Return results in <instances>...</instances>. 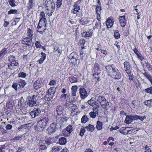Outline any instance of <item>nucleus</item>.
Masks as SVG:
<instances>
[{"instance_id": "cd10ccee", "label": "nucleus", "mask_w": 152, "mask_h": 152, "mask_svg": "<svg viewBox=\"0 0 152 152\" xmlns=\"http://www.w3.org/2000/svg\"><path fill=\"white\" fill-rule=\"evenodd\" d=\"M72 95L73 96H76V92L77 89V86H73L72 87Z\"/></svg>"}, {"instance_id": "1a4fd4ad", "label": "nucleus", "mask_w": 152, "mask_h": 152, "mask_svg": "<svg viewBox=\"0 0 152 152\" xmlns=\"http://www.w3.org/2000/svg\"><path fill=\"white\" fill-rule=\"evenodd\" d=\"M41 111L39 108H34L30 113V115L33 118L40 115Z\"/></svg>"}, {"instance_id": "7c9ffc66", "label": "nucleus", "mask_w": 152, "mask_h": 152, "mask_svg": "<svg viewBox=\"0 0 152 152\" xmlns=\"http://www.w3.org/2000/svg\"><path fill=\"white\" fill-rule=\"evenodd\" d=\"M131 116L132 115H130L126 116L125 121L126 123L127 124H129L133 121V118Z\"/></svg>"}, {"instance_id": "0eeeda50", "label": "nucleus", "mask_w": 152, "mask_h": 152, "mask_svg": "<svg viewBox=\"0 0 152 152\" xmlns=\"http://www.w3.org/2000/svg\"><path fill=\"white\" fill-rule=\"evenodd\" d=\"M56 125L54 123L50 124V126L47 128L46 132L49 134H51L55 132L56 130Z\"/></svg>"}, {"instance_id": "a19ab883", "label": "nucleus", "mask_w": 152, "mask_h": 152, "mask_svg": "<svg viewBox=\"0 0 152 152\" xmlns=\"http://www.w3.org/2000/svg\"><path fill=\"white\" fill-rule=\"evenodd\" d=\"M18 12V11L16 10L12 9L9 11L8 14L9 15L11 14H17Z\"/></svg>"}, {"instance_id": "4d7b16f0", "label": "nucleus", "mask_w": 152, "mask_h": 152, "mask_svg": "<svg viewBox=\"0 0 152 152\" xmlns=\"http://www.w3.org/2000/svg\"><path fill=\"white\" fill-rule=\"evenodd\" d=\"M18 86V83H14L12 85V87L16 91L17 90L18 88L17 87Z\"/></svg>"}, {"instance_id": "de8ad7c7", "label": "nucleus", "mask_w": 152, "mask_h": 152, "mask_svg": "<svg viewBox=\"0 0 152 152\" xmlns=\"http://www.w3.org/2000/svg\"><path fill=\"white\" fill-rule=\"evenodd\" d=\"M18 77H20L22 78H25L27 76V74L23 72H20L18 74Z\"/></svg>"}, {"instance_id": "4468645a", "label": "nucleus", "mask_w": 152, "mask_h": 152, "mask_svg": "<svg viewBox=\"0 0 152 152\" xmlns=\"http://www.w3.org/2000/svg\"><path fill=\"white\" fill-rule=\"evenodd\" d=\"M124 69L127 73L130 74V66L129 63L127 61H125L124 63Z\"/></svg>"}, {"instance_id": "6ab92c4d", "label": "nucleus", "mask_w": 152, "mask_h": 152, "mask_svg": "<svg viewBox=\"0 0 152 152\" xmlns=\"http://www.w3.org/2000/svg\"><path fill=\"white\" fill-rule=\"evenodd\" d=\"M119 19V22L121 23V26L124 27L126 25L125 17L124 16H120Z\"/></svg>"}, {"instance_id": "e2e57ef3", "label": "nucleus", "mask_w": 152, "mask_h": 152, "mask_svg": "<svg viewBox=\"0 0 152 152\" xmlns=\"http://www.w3.org/2000/svg\"><path fill=\"white\" fill-rule=\"evenodd\" d=\"M6 147V146L4 145H0V150H1V151H4V152H5L3 150Z\"/></svg>"}, {"instance_id": "13d9d810", "label": "nucleus", "mask_w": 152, "mask_h": 152, "mask_svg": "<svg viewBox=\"0 0 152 152\" xmlns=\"http://www.w3.org/2000/svg\"><path fill=\"white\" fill-rule=\"evenodd\" d=\"M34 0H29L28 3V5L30 8H31L33 6V2Z\"/></svg>"}, {"instance_id": "2eb2a0df", "label": "nucleus", "mask_w": 152, "mask_h": 152, "mask_svg": "<svg viewBox=\"0 0 152 152\" xmlns=\"http://www.w3.org/2000/svg\"><path fill=\"white\" fill-rule=\"evenodd\" d=\"M145 77L148 80L152 85V76L147 72L144 71L142 72Z\"/></svg>"}, {"instance_id": "69168bd1", "label": "nucleus", "mask_w": 152, "mask_h": 152, "mask_svg": "<svg viewBox=\"0 0 152 152\" xmlns=\"http://www.w3.org/2000/svg\"><path fill=\"white\" fill-rule=\"evenodd\" d=\"M119 128L118 126H116L115 127H113V126H112L110 129V130L111 131H113V130H116Z\"/></svg>"}, {"instance_id": "8fccbe9b", "label": "nucleus", "mask_w": 152, "mask_h": 152, "mask_svg": "<svg viewBox=\"0 0 152 152\" xmlns=\"http://www.w3.org/2000/svg\"><path fill=\"white\" fill-rule=\"evenodd\" d=\"M41 42L39 41H37L35 42V46L37 48H40L41 47Z\"/></svg>"}, {"instance_id": "393cba45", "label": "nucleus", "mask_w": 152, "mask_h": 152, "mask_svg": "<svg viewBox=\"0 0 152 152\" xmlns=\"http://www.w3.org/2000/svg\"><path fill=\"white\" fill-rule=\"evenodd\" d=\"M18 86H19V88H23L25 86L26 84V83L23 80H19L18 83Z\"/></svg>"}, {"instance_id": "4c0bfd02", "label": "nucleus", "mask_w": 152, "mask_h": 152, "mask_svg": "<svg viewBox=\"0 0 152 152\" xmlns=\"http://www.w3.org/2000/svg\"><path fill=\"white\" fill-rule=\"evenodd\" d=\"M114 37L115 39H118L120 38V34L119 33V32L118 30H115L114 32Z\"/></svg>"}, {"instance_id": "9d476101", "label": "nucleus", "mask_w": 152, "mask_h": 152, "mask_svg": "<svg viewBox=\"0 0 152 152\" xmlns=\"http://www.w3.org/2000/svg\"><path fill=\"white\" fill-rule=\"evenodd\" d=\"M32 38L29 37H26L24 38L22 40V44L26 45L28 46H30L31 45L32 40Z\"/></svg>"}, {"instance_id": "bf43d9fd", "label": "nucleus", "mask_w": 152, "mask_h": 152, "mask_svg": "<svg viewBox=\"0 0 152 152\" xmlns=\"http://www.w3.org/2000/svg\"><path fill=\"white\" fill-rule=\"evenodd\" d=\"M125 129L124 128H123L122 129H120L119 131L121 133L123 134H126V133L124 132V131H125Z\"/></svg>"}, {"instance_id": "f03ea898", "label": "nucleus", "mask_w": 152, "mask_h": 152, "mask_svg": "<svg viewBox=\"0 0 152 152\" xmlns=\"http://www.w3.org/2000/svg\"><path fill=\"white\" fill-rule=\"evenodd\" d=\"M50 120L49 118L48 117L43 118L37 122L35 129L37 131H42L45 128Z\"/></svg>"}, {"instance_id": "39448f33", "label": "nucleus", "mask_w": 152, "mask_h": 152, "mask_svg": "<svg viewBox=\"0 0 152 152\" xmlns=\"http://www.w3.org/2000/svg\"><path fill=\"white\" fill-rule=\"evenodd\" d=\"M69 59V61L72 65H75L77 64V61L78 58V55L75 52H72L71 53L68 57Z\"/></svg>"}, {"instance_id": "4be33fe9", "label": "nucleus", "mask_w": 152, "mask_h": 152, "mask_svg": "<svg viewBox=\"0 0 152 152\" xmlns=\"http://www.w3.org/2000/svg\"><path fill=\"white\" fill-rule=\"evenodd\" d=\"M63 107L62 106H58L56 108V111L58 115H61L63 113Z\"/></svg>"}, {"instance_id": "a18cd8bd", "label": "nucleus", "mask_w": 152, "mask_h": 152, "mask_svg": "<svg viewBox=\"0 0 152 152\" xmlns=\"http://www.w3.org/2000/svg\"><path fill=\"white\" fill-rule=\"evenodd\" d=\"M102 10L101 7L100 6H97L96 9V14H99L101 13V11Z\"/></svg>"}, {"instance_id": "a878e982", "label": "nucleus", "mask_w": 152, "mask_h": 152, "mask_svg": "<svg viewBox=\"0 0 152 152\" xmlns=\"http://www.w3.org/2000/svg\"><path fill=\"white\" fill-rule=\"evenodd\" d=\"M106 23L107 28L112 27L113 24L112 20L109 18L107 20Z\"/></svg>"}, {"instance_id": "6e6552de", "label": "nucleus", "mask_w": 152, "mask_h": 152, "mask_svg": "<svg viewBox=\"0 0 152 152\" xmlns=\"http://www.w3.org/2000/svg\"><path fill=\"white\" fill-rule=\"evenodd\" d=\"M79 94L80 96L82 99H85L89 94L84 88H80L79 89Z\"/></svg>"}, {"instance_id": "680f3d73", "label": "nucleus", "mask_w": 152, "mask_h": 152, "mask_svg": "<svg viewBox=\"0 0 152 152\" xmlns=\"http://www.w3.org/2000/svg\"><path fill=\"white\" fill-rule=\"evenodd\" d=\"M56 81L52 80L50 81L49 84L50 86L54 85L56 84Z\"/></svg>"}, {"instance_id": "c85d7f7f", "label": "nucleus", "mask_w": 152, "mask_h": 152, "mask_svg": "<svg viewBox=\"0 0 152 152\" xmlns=\"http://www.w3.org/2000/svg\"><path fill=\"white\" fill-rule=\"evenodd\" d=\"M103 124L99 121H98L96 122V129L99 130L102 129V128Z\"/></svg>"}, {"instance_id": "864d4df0", "label": "nucleus", "mask_w": 152, "mask_h": 152, "mask_svg": "<svg viewBox=\"0 0 152 152\" xmlns=\"http://www.w3.org/2000/svg\"><path fill=\"white\" fill-rule=\"evenodd\" d=\"M54 10H47V12L48 16H51Z\"/></svg>"}, {"instance_id": "052dcab7", "label": "nucleus", "mask_w": 152, "mask_h": 152, "mask_svg": "<svg viewBox=\"0 0 152 152\" xmlns=\"http://www.w3.org/2000/svg\"><path fill=\"white\" fill-rule=\"evenodd\" d=\"M12 126L11 125L8 124L5 127V128L7 130H10L12 129Z\"/></svg>"}, {"instance_id": "e433bc0d", "label": "nucleus", "mask_w": 152, "mask_h": 152, "mask_svg": "<svg viewBox=\"0 0 152 152\" xmlns=\"http://www.w3.org/2000/svg\"><path fill=\"white\" fill-rule=\"evenodd\" d=\"M88 118L87 116L86 115H83L81 118V122L84 124L88 120Z\"/></svg>"}, {"instance_id": "ddd939ff", "label": "nucleus", "mask_w": 152, "mask_h": 152, "mask_svg": "<svg viewBox=\"0 0 152 152\" xmlns=\"http://www.w3.org/2000/svg\"><path fill=\"white\" fill-rule=\"evenodd\" d=\"M44 85V83L41 80H38L34 83L33 86L34 87L37 89L38 88L41 87Z\"/></svg>"}, {"instance_id": "603ef678", "label": "nucleus", "mask_w": 152, "mask_h": 152, "mask_svg": "<svg viewBox=\"0 0 152 152\" xmlns=\"http://www.w3.org/2000/svg\"><path fill=\"white\" fill-rule=\"evenodd\" d=\"M8 2H9V4L12 7H15L16 6L15 3V1L14 0H8Z\"/></svg>"}, {"instance_id": "5701e85b", "label": "nucleus", "mask_w": 152, "mask_h": 152, "mask_svg": "<svg viewBox=\"0 0 152 152\" xmlns=\"http://www.w3.org/2000/svg\"><path fill=\"white\" fill-rule=\"evenodd\" d=\"M46 22L47 20L45 18L41 17L39 21V24L46 27Z\"/></svg>"}, {"instance_id": "f3484780", "label": "nucleus", "mask_w": 152, "mask_h": 152, "mask_svg": "<svg viewBox=\"0 0 152 152\" xmlns=\"http://www.w3.org/2000/svg\"><path fill=\"white\" fill-rule=\"evenodd\" d=\"M8 68L11 70L16 69L18 68L19 65L13 64L12 63H10L7 64Z\"/></svg>"}, {"instance_id": "c756f323", "label": "nucleus", "mask_w": 152, "mask_h": 152, "mask_svg": "<svg viewBox=\"0 0 152 152\" xmlns=\"http://www.w3.org/2000/svg\"><path fill=\"white\" fill-rule=\"evenodd\" d=\"M85 127L87 131L91 132H93L95 129L94 126L90 124H88V126Z\"/></svg>"}, {"instance_id": "412c9836", "label": "nucleus", "mask_w": 152, "mask_h": 152, "mask_svg": "<svg viewBox=\"0 0 152 152\" xmlns=\"http://www.w3.org/2000/svg\"><path fill=\"white\" fill-rule=\"evenodd\" d=\"M133 51L134 53L137 55L139 58L140 59L141 61H142V60L144 59V58L142 56V55L137 50V49L136 48H134Z\"/></svg>"}, {"instance_id": "79ce46f5", "label": "nucleus", "mask_w": 152, "mask_h": 152, "mask_svg": "<svg viewBox=\"0 0 152 152\" xmlns=\"http://www.w3.org/2000/svg\"><path fill=\"white\" fill-rule=\"evenodd\" d=\"M21 137L22 136L21 135H18L14 138L11 139V141L14 142H16L17 141L19 140Z\"/></svg>"}, {"instance_id": "423d86ee", "label": "nucleus", "mask_w": 152, "mask_h": 152, "mask_svg": "<svg viewBox=\"0 0 152 152\" xmlns=\"http://www.w3.org/2000/svg\"><path fill=\"white\" fill-rule=\"evenodd\" d=\"M45 4L47 10H55V4L53 0H46L45 2Z\"/></svg>"}, {"instance_id": "3c124183", "label": "nucleus", "mask_w": 152, "mask_h": 152, "mask_svg": "<svg viewBox=\"0 0 152 152\" xmlns=\"http://www.w3.org/2000/svg\"><path fill=\"white\" fill-rule=\"evenodd\" d=\"M72 109V113L76 112V110L77 109V106L76 105H73L71 107Z\"/></svg>"}, {"instance_id": "bb28decb", "label": "nucleus", "mask_w": 152, "mask_h": 152, "mask_svg": "<svg viewBox=\"0 0 152 152\" xmlns=\"http://www.w3.org/2000/svg\"><path fill=\"white\" fill-rule=\"evenodd\" d=\"M80 9V7L78 6L77 4L75 3L73 6V10L74 11H73V13L77 14V13L78 12Z\"/></svg>"}, {"instance_id": "ea45409f", "label": "nucleus", "mask_w": 152, "mask_h": 152, "mask_svg": "<svg viewBox=\"0 0 152 152\" xmlns=\"http://www.w3.org/2000/svg\"><path fill=\"white\" fill-rule=\"evenodd\" d=\"M144 91L146 93L152 94V87H150L145 89Z\"/></svg>"}, {"instance_id": "b1692460", "label": "nucleus", "mask_w": 152, "mask_h": 152, "mask_svg": "<svg viewBox=\"0 0 152 152\" xmlns=\"http://www.w3.org/2000/svg\"><path fill=\"white\" fill-rule=\"evenodd\" d=\"M93 32L91 31H85L82 33V36L84 37H91L93 34Z\"/></svg>"}, {"instance_id": "f257e3e1", "label": "nucleus", "mask_w": 152, "mask_h": 152, "mask_svg": "<svg viewBox=\"0 0 152 152\" xmlns=\"http://www.w3.org/2000/svg\"><path fill=\"white\" fill-rule=\"evenodd\" d=\"M108 75L115 79H119L121 77V75L118 69L113 68L111 66L107 65L105 66Z\"/></svg>"}, {"instance_id": "774afa93", "label": "nucleus", "mask_w": 152, "mask_h": 152, "mask_svg": "<svg viewBox=\"0 0 152 152\" xmlns=\"http://www.w3.org/2000/svg\"><path fill=\"white\" fill-rule=\"evenodd\" d=\"M145 118L146 117L145 116H138V119L142 121L144 119H145Z\"/></svg>"}, {"instance_id": "a211bd4d", "label": "nucleus", "mask_w": 152, "mask_h": 152, "mask_svg": "<svg viewBox=\"0 0 152 152\" xmlns=\"http://www.w3.org/2000/svg\"><path fill=\"white\" fill-rule=\"evenodd\" d=\"M93 110V112H91L89 113V115L91 117L94 118L96 116V113H98V109L96 108L94 109Z\"/></svg>"}, {"instance_id": "2f4dec72", "label": "nucleus", "mask_w": 152, "mask_h": 152, "mask_svg": "<svg viewBox=\"0 0 152 152\" xmlns=\"http://www.w3.org/2000/svg\"><path fill=\"white\" fill-rule=\"evenodd\" d=\"M58 141L59 144L61 145H64L66 142V138L64 137L60 138L59 139Z\"/></svg>"}, {"instance_id": "6e6d98bb", "label": "nucleus", "mask_w": 152, "mask_h": 152, "mask_svg": "<svg viewBox=\"0 0 152 152\" xmlns=\"http://www.w3.org/2000/svg\"><path fill=\"white\" fill-rule=\"evenodd\" d=\"M101 27V23L99 21L96 22L95 24V26L94 28H98L99 27L100 28Z\"/></svg>"}, {"instance_id": "c9c22d12", "label": "nucleus", "mask_w": 152, "mask_h": 152, "mask_svg": "<svg viewBox=\"0 0 152 152\" xmlns=\"http://www.w3.org/2000/svg\"><path fill=\"white\" fill-rule=\"evenodd\" d=\"M85 129L86 128L85 127H82L81 128L79 133V135L80 136L82 137L83 136L84 134L86 132Z\"/></svg>"}, {"instance_id": "f704fd0d", "label": "nucleus", "mask_w": 152, "mask_h": 152, "mask_svg": "<svg viewBox=\"0 0 152 152\" xmlns=\"http://www.w3.org/2000/svg\"><path fill=\"white\" fill-rule=\"evenodd\" d=\"M27 33L28 37L32 38V36L33 34V31L30 29H28Z\"/></svg>"}, {"instance_id": "338daca9", "label": "nucleus", "mask_w": 152, "mask_h": 152, "mask_svg": "<svg viewBox=\"0 0 152 152\" xmlns=\"http://www.w3.org/2000/svg\"><path fill=\"white\" fill-rule=\"evenodd\" d=\"M129 77V79L131 81H133V77L132 76L131 71L130 72V74H129L128 73H127Z\"/></svg>"}, {"instance_id": "473e14b6", "label": "nucleus", "mask_w": 152, "mask_h": 152, "mask_svg": "<svg viewBox=\"0 0 152 152\" xmlns=\"http://www.w3.org/2000/svg\"><path fill=\"white\" fill-rule=\"evenodd\" d=\"M144 104L148 107H152V99L149 100L145 101L144 102Z\"/></svg>"}, {"instance_id": "58836bf2", "label": "nucleus", "mask_w": 152, "mask_h": 152, "mask_svg": "<svg viewBox=\"0 0 152 152\" xmlns=\"http://www.w3.org/2000/svg\"><path fill=\"white\" fill-rule=\"evenodd\" d=\"M69 79L70 81L72 83L76 82L77 81V79L74 76L69 77Z\"/></svg>"}, {"instance_id": "dca6fc26", "label": "nucleus", "mask_w": 152, "mask_h": 152, "mask_svg": "<svg viewBox=\"0 0 152 152\" xmlns=\"http://www.w3.org/2000/svg\"><path fill=\"white\" fill-rule=\"evenodd\" d=\"M9 61L10 63L13 64L19 65L18 61L16 59L15 57L13 56H10L9 57Z\"/></svg>"}, {"instance_id": "9b49d317", "label": "nucleus", "mask_w": 152, "mask_h": 152, "mask_svg": "<svg viewBox=\"0 0 152 152\" xmlns=\"http://www.w3.org/2000/svg\"><path fill=\"white\" fill-rule=\"evenodd\" d=\"M56 90V88L55 87H51L48 90L47 94L49 96L50 98L52 99L54 96Z\"/></svg>"}, {"instance_id": "c03bdc74", "label": "nucleus", "mask_w": 152, "mask_h": 152, "mask_svg": "<svg viewBox=\"0 0 152 152\" xmlns=\"http://www.w3.org/2000/svg\"><path fill=\"white\" fill-rule=\"evenodd\" d=\"M62 0H57L56 7L57 8H60L62 4Z\"/></svg>"}, {"instance_id": "0e129e2a", "label": "nucleus", "mask_w": 152, "mask_h": 152, "mask_svg": "<svg viewBox=\"0 0 152 152\" xmlns=\"http://www.w3.org/2000/svg\"><path fill=\"white\" fill-rule=\"evenodd\" d=\"M68 119V118L66 117H62L61 119V121L62 122H66L67 121V120Z\"/></svg>"}, {"instance_id": "7ed1b4c3", "label": "nucleus", "mask_w": 152, "mask_h": 152, "mask_svg": "<svg viewBox=\"0 0 152 152\" xmlns=\"http://www.w3.org/2000/svg\"><path fill=\"white\" fill-rule=\"evenodd\" d=\"M96 101L98 102L103 109H108L110 107L108 102L104 97L97 95L96 96Z\"/></svg>"}, {"instance_id": "aec40b11", "label": "nucleus", "mask_w": 152, "mask_h": 152, "mask_svg": "<svg viewBox=\"0 0 152 152\" xmlns=\"http://www.w3.org/2000/svg\"><path fill=\"white\" fill-rule=\"evenodd\" d=\"M46 141L45 140H40L38 146H39L40 149L44 150L46 149V145H43L42 144V143L43 144H45Z\"/></svg>"}, {"instance_id": "5fc2aeb1", "label": "nucleus", "mask_w": 152, "mask_h": 152, "mask_svg": "<svg viewBox=\"0 0 152 152\" xmlns=\"http://www.w3.org/2000/svg\"><path fill=\"white\" fill-rule=\"evenodd\" d=\"M146 67L148 71L152 72V65L147 64L146 65Z\"/></svg>"}, {"instance_id": "49530a36", "label": "nucleus", "mask_w": 152, "mask_h": 152, "mask_svg": "<svg viewBox=\"0 0 152 152\" xmlns=\"http://www.w3.org/2000/svg\"><path fill=\"white\" fill-rule=\"evenodd\" d=\"M6 49H4L0 51V60L1 58L3 56V55H4L6 53Z\"/></svg>"}, {"instance_id": "09e8293b", "label": "nucleus", "mask_w": 152, "mask_h": 152, "mask_svg": "<svg viewBox=\"0 0 152 152\" xmlns=\"http://www.w3.org/2000/svg\"><path fill=\"white\" fill-rule=\"evenodd\" d=\"M60 150L59 148L56 146L53 147L52 148V152H58Z\"/></svg>"}, {"instance_id": "f8f14e48", "label": "nucleus", "mask_w": 152, "mask_h": 152, "mask_svg": "<svg viewBox=\"0 0 152 152\" xmlns=\"http://www.w3.org/2000/svg\"><path fill=\"white\" fill-rule=\"evenodd\" d=\"M101 69L99 67V65L98 64H95L94 67V73L93 74L94 76L95 75H98L100 73Z\"/></svg>"}, {"instance_id": "37998d69", "label": "nucleus", "mask_w": 152, "mask_h": 152, "mask_svg": "<svg viewBox=\"0 0 152 152\" xmlns=\"http://www.w3.org/2000/svg\"><path fill=\"white\" fill-rule=\"evenodd\" d=\"M66 129L68 132L70 133L72 131V125H68L66 128Z\"/></svg>"}, {"instance_id": "20e7f679", "label": "nucleus", "mask_w": 152, "mask_h": 152, "mask_svg": "<svg viewBox=\"0 0 152 152\" xmlns=\"http://www.w3.org/2000/svg\"><path fill=\"white\" fill-rule=\"evenodd\" d=\"M37 96L34 95L32 96H29L27 97V105L30 107H32L36 104L37 103Z\"/></svg>"}, {"instance_id": "72a5a7b5", "label": "nucleus", "mask_w": 152, "mask_h": 152, "mask_svg": "<svg viewBox=\"0 0 152 152\" xmlns=\"http://www.w3.org/2000/svg\"><path fill=\"white\" fill-rule=\"evenodd\" d=\"M87 103L90 105L93 106L95 104L96 102V101L93 99L92 98L88 100L87 102Z\"/></svg>"}]
</instances>
